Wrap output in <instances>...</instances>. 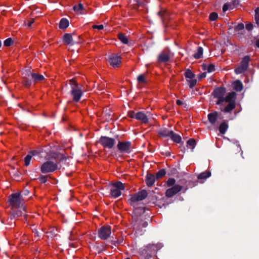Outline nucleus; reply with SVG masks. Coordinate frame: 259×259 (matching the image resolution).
Wrapping results in <instances>:
<instances>
[{
    "instance_id": "nucleus-10",
    "label": "nucleus",
    "mask_w": 259,
    "mask_h": 259,
    "mask_svg": "<svg viewBox=\"0 0 259 259\" xmlns=\"http://www.w3.org/2000/svg\"><path fill=\"white\" fill-rule=\"evenodd\" d=\"M99 142L104 147L111 149L115 143L114 139L106 136H102L100 138Z\"/></svg>"
},
{
    "instance_id": "nucleus-45",
    "label": "nucleus",
    "mask_w": 259,
    "mask_h": 259,
    "mask_svg": "<svg viewBox=\"0 0 259 259\" xmlns=\"http://www.w3.org/2000/svg\"><path fill=\"white\" fill-rule=\"evenodd\" d=\"M42 152H38V151H36V150H33V157L35 156V157H36L37 159H39V157H37V155L39 154H41V156H42Z\"/></svg>"
},
{
    "instance_id": "nucleus-23",
    "label": "nucleus",
    "mask_w": 259,
    "mask_h": 259,
    "mask_svg": "<svg viewBox=\"0 0 259 259\" xmlns=\"http://www.w3.org/2000/svg\"><path fill=\"white\" fill-rule=\"evenodd\" d=\"M69 26V21L67 19L62 18L59 23L60 29H66Z\"/></svg>"
},
{
    "instance_id": "nucleus-59",
    "label": "nucleus",
    "mask_w": 259,
    "mask_h": 259,
    "mask_svg": "<svg viewBox=\"0 0 259 259\" xmlns=\"http://www.w3.org/2000/svg\"><path fill=\"white\" fill-rule=\"evenodd\" d=\"M158 15L159 16L161 17H163V15H162V12H159L158 13Z\"/></svg>"
},
{
    "instance_id": "nucleus-46",
    "label": "nucleus",
    "mask_w": 259,
    "mask_h": 259,
    "mask_svg": "<svg viewBox=\"0 0 259 259\" xmlns=\"http://www.w3.org/2000/svg\"><path fill=\"white\" fill-rule=\"evenodd\" d=\"M25 24H26L29 27H31L32 24V20H27L25 21Z\"/></svg>"
},
{
    "instance_id": "nucleus-27",
    "label": "nucleus",
    "mask_w": 259,
    "mask_h": 259,
    "mask_svg": "<svg viewBox=\"0 0 259 259\" xmlns=\"http://www.w3.org/2000/svg\"><path fill=\"white\" fill-rule=\"evenodd\" d=\"M243 89L242 82L239 80H236L234 83V89L236 91L240 92Z\"/></svg>"
},
{
    "instance_id": "nucleus-48",
    "label": "nucleus",
    "mask_w": 259,
    "mask_h": 259,
    "mask_svg": "<svg viewBox=\"0 0 259 259\" xmlns=\"http://www.w3.org/2000/svg\"><path fill=\"white\" fill-rule=\"evenodd\" d=\"M93 28L98 29L99 30H102L103 29L104 26L103 25H94V26H93Z\"/></svg>"
},
{
    "instance_id": "nucleus-50",
    "label": "nucleus",
    "mask_w": 259,
    "mask_h": 259,
    "mask_svg": "<svg viewBox=\"0 0 259 259\" xmlns=\"http://www.w3.org/2000/svg\"><path fill=\"white\" fill-rule=\"evenodd\" d=\"M13 214L14 217H18L21 216L22 215V212L20 211H18L16 213L13 212Z\"/></svg>"
},
{
    "instance_id": "nucleus-37",
    "label": "nucleus",
    "mask_w": 259,
    "mask_h": 259,
    "mask_svg": "<svg viewBox=\"0 0 259 259\" xmlns=\"http://www.w3.org/2000/svg\"><path fill=\"white\" fill-rule=\"evenodd\" d=\"M187 145L190 146L193 150L196 145L195 141L194 139H190L187 142Z\"/></svg>"
},
{
    "instance_id": "nucleus-29",
    "label": "nucleus",
    "mask_w": 259,
    "mask_h": 259,
    "mask_svg": "<svg viewBox=\"0 0 259 259\" xmlns=\"http://www.w3.org/2000/svg\"><path fill=\"white\" fill-rule=\"evenodd\" d=\"M118 39L123 44H127L128 42V39L127 37L122 33H119L118 35Z\"/></svg>"
},
{
    "instance_id": "nucleus-32",
    "label": "nucleus",
    "mask_w": 259,
    "mask_h": 259,
    "mask_svg": "<svg viewBox=\"0 0 259 259\" xmlns=\"http://www.w3.org/2000/svg\"><path fill=\"white\" fill-rule=\"evenodd\" d=\"M32 152H30L29 154L24 158V165L26 166H28L30 164V161L32 158Z\"/></svg>"
},
{
    "instance_id": "nucleus-30",
    "label": "nucleus",
    "mask_w": 259,
    "mask_h": 259,
    "mask_svg": "<svg viewBox=\"0 0 259 259\" xmlns=\"http://www.w3.org/2000/svg\"><path fill=\"white\" fill-rule=\"evenodd\" d=\"M44 79L45 77L42 75L33 72V81L38 82Z\"/></svg>"
},
{
    "instance_id": "nucleus-22",
    "label": "nucleus",
    "mask_w": 259,
    "mask_h": 259,
    "mask_svg": "<svg viewBox=\"0 0 259 259\" xmlns=\"http://www.w3.org/2000/svg\"><path fill=\"white\" fill-rule=\"evenodd\" d=\"M203 70H206L207 72H212L215 70V66L213 64H203L202 65Z\"/></svg>"
},
{
    "instance_id": "nucleus-41",
    "label": "nucleus",
    "mask_w": 259,
    "mask_h": 259,
    "mask_svg": "<svg viewBox=\"0 0 259 259\" xmlns=\"http://www.w3.org/2000/svg\"><path fill=\"white\" fill-rule=\"evenodd\" d=\"M176 180L174 178H169L167 182L166 185L167 187H170L175 185Z\"/></svg>"
},
{
    "instance_id": "nucleus-2",
    "label": "nucleus",
    "mask_w": 259,
    "mask_h": 259,
    "mask_svg": "<svg viewBox=\"0 0 259 259\" xmlns=\"http://www.w3.org/2000/svg\"><path fill=\"white\" fill-rule=\"evenodd\" d=\"M139 209H135L134 211V215L132 217V225L133 229L135 230L136 233L138 235H142L143 231L141 229L142 228H145L147 226L148 223L142 220V217L137 215V212Z\"/></svg>"
},
{
    "instance_id": "nucleus-55",
    "label": "nucleus",
    "mask_w": 259,
    "mask_h": 259,
    "mask_svg": "<svg viewBox=\"0 0 259 259\" xmlns=\"http://www.w3.org/2000/svg\"><path fill=\"white\" fill-rule=\"evenodd\" d=\"M177 104L178 105H183V104H184V103H183L182 101H181V100H177Z\"/></svg>"
},
{
    "instance_id": "nucleus-17",
    "label": "nucleus",
    "mask_w": 259,
    "mask_h": 259,
    "mask_svg": "<svg viewBox=\"0 0 259 259\" xmlns=\"http://www.w3.org/2000/svg\"><path fill=\"white\" fill-rule=\"evenodd\" d=\"M135 118L137 120L141 121L144 123H146L148 122V119L143 112H138L135 114Z\"/></svg>"
},
{
    "instance_id": "nucleus-31",
    "label": "nucleus",
    "mask_w": 259,
    "mask_h": 259,
    "mask_svg": "<svg viewBox=\"0 0 259 259\" xmlns=\"http://www.w3.org/2000/svg\"><path fill=\"white\" fill-rule=\"evenodd\" d=\"M211 176V173L209 171H205L203 172H202L200 174L197 178L198 179H206L209 177H210Z\"/></svg>"
},
{
    "instance_id": "nucleus-1",
    "label": "nucleus",
    "mask_w": 259,
    "mask_h": 259,
    "mask_svg": "<svg viewBox=\"0 0 259 259\" xmlns=\"http://www.w3.org/2000/svg\"><path fill=\"white\" fill-rule=\"evenodd\" d=\"M225 93L224 88H219L214 91L213 95L214 98L218 99L217 104L220 105V110L225 113H230L235 107L236 94L233 92H230L224 97Z\"/></svg>"
},
{
    "instance_id": "nucleus-6",
    "label": "nucleus",
    "mask_w": 259,
    "mask_h": 259,
    "mask_svg": "<svg viewBox=\"0 0 259 259\" xmlns=\"http://www.w3.org/2000/svg\"><path fill=\"white\" fill-rule=\"evenodd\" d=\"M110 196L116 198L121 195V191L124 190L125 187L124 184L120 182L112 183L109 187Z\"/></svg>"
},
{
    "instance_id": "nucleus-42",
    "label": "nucleus",
    "mask_w": 259,
    "mask_h": 259,
    "mask_svg": "<svg viewBox=\"0 0 259 259\" xmlns=\"http://www.w3.org/2000/svg\"><path fill=\"white\" fill-rule=\"evenodd\" d=\"M22 83L24 87L26 88H29L31 85V81L26 79L24 78Z\"/></svg>"
},
{
    "instance_id": "nucleus-44",
    "label": "nucleus",
    "mask_w": 259,
    "mask_h": 259,
    "mask_svg": "<svg viewBox=\"0 0 259 259\" xmlns=\"http://www.w3.org/2000/svg\"><path fill=\"white\" fill-rule=\"evenodd\" d=\"M48 157L49 158H53L54 159H56L57 158H59V154L55 152H51V153L48 155Z\"/></svg>"
},
{
    "instance_id": "nucleus-53",
    "label": "nucleus",
    "mask_w": 259,
    "mask_h": 259,
    "mask_svg": "<svg viewBox=\"0 0 259 259\" xmlns=\"http://www.w3.org/2000/svg\"><path fill=\"white\" fill-rule=\"evenodd\" d=\"M40 180L41 183H45L47 181V178L45 177H42L40 178Z\"/></svg>"
},
{
    "instance_id": "nucleus-28",
    "label": "nucleus",
    "mask_w": 259,
    "mask_h": 259,
    "mask_svg": "<svg viewBox=\"0 0 259 259\" xmlns=\"http://www.w3.org/2000/svg\"><path fill=\"white\" fill-rule=\"evenodd\" d=\"M228 128V125L227 124L226 122H223L220 125L219 131L221 134H224L227 131Z\"/></svg>"
},
{
    "instance_id": "nucleus-56",
    "label": "nucleus",
    "mask_w": 259,
    "mask_h": 259,
    "mask_svg": "<svg viewBox=\"0 0 259 259\" xmlns=\"http://www.w3.org/2000/svg\"><path fill=\"white\" fill-rule=\"evenodd\" d=\"M135 114L134 112H131L129 114L130 115V116L131 117V118H135Z\"/></svg>"
},
{
    "instance_id": "nucleus-15",
    "label": "nucleus",
    "mask_w": 259,
    "mask_h": 259,
    "mask_svg": "<svg viewBox=\"0 0 259 259\" xmlns=\"http://www.w3.org/2000/svg\"><path fill=\"white\" fill-rule=\"evenodd\" d=\"M109 60L110 64L113 67H117L121 63L120 57L116 54L110 56Z\"/></svg>"
},
{
    "instance_id": "nucleus-43",
    "label": "nucleus",
    "mask_w": 259,
    "mask_h": 259,
    "mask_svg": "<svg viewBox=\"0 0 259 259\" xmlns=\"http://www.w3.org/2000/svg\"><path fill=\"white\" fill-rule=\"evenodd\" d=\"M218 17V15L217 13H216L215 12L211 13L209 15V19L211 21L216 20L217 19Z\"/></svg>"
},
{
    "instance_id": "nucleus-3",
    "label": "nucleus",
    "mask_w": 259,
    "mask_h": 259,
    "mask_svg": "<svg viewBox=\"0 0 259 259\" xmlns=\"http://www.w3.org/2000/svg\"><path fill=\"white\" fill-rule=\"evenodd\" d=\"M161 244H149L140 249V253L145 258H149L153 253H154L158 249L161 248Z\"/></svg>"
},
{
    "instance_id": "nucleus-58",
    "label": "nucleus",
    "mask_w": 259,
    "mask_h": 259,
    "mask_svg": "<svg viewBox=\"0 0 259 259\" xmlns=\"http://www.w3.org/2000/svg\"><path fill=\"white\" fill-rule=\"evenodd\" d=\"M256 45L259 48V38L256 41Z\"/></svg>"
},
{
    "instance_id": "nucleus-21",
    "label": "nucleus",
    "mask_w": 259,
    "mask_h": 259,
    "mask_svg": "<svg viewBox=\"0 0 259 259\" xmlns=\"http://www.w3.org/2000/svg\"><path fill=\"white\" fill-rule=\"evenodd\" d=\"M156 177L153 175H147L146 176V182L148 186H152L155 183Z\"/></svg>"
},
{
    "instance_id": "nucleus-25",
    "label": "nucleus",
    "mask_w": 259,
    "mask_h": 259,
    "mask_svg": "<svg viewBox=\"0 0 259 259\" xmlns=\"http://www.w3.org/2000/svg\"><path fill=\"white\" fill-rule=\"evenodd\" d=\"M170 138L175 142L177 143H180L181 141V137L177 134H175L174 132L172 133V134L170 137Z\"/></svg>"
},
{
    "instance_id": "nucleus-26",
    "label": "nucleus",
    "mask_w": 259,
    "mask_h": 259,
    "mask_svg": "<svg viewBox=\"0 0 259 259\" xmlns=\"http://www.w3.org/2000/svg\"><path fill=\"white\" fill-rule=\"evenodd\" d=\"M203 48L201 47H198L197 50V52L194 54L193 56L196 59H200L203 55Z\"/></svg>"
},
{
    "instance_id": "nucleus-11",
    "label": "nucleus",
    "mask_w": 259,
    "mask_h": 259,
    "mask_svg": "<svg viewBox=\"0 0 259 259\" xmlns=\"http://www.w3.org/2000/svg\"><path fill=\"white\" fill-rule=\"evenodd\" d=\"M117 148L122 153H130L131 152V142L129 141H119Z\"/></svg>"
},
{
    "instance_id": "nucleus-49",
    "label": "nucleus",
    "mask_w": 259,
    "mask_h": 259,
    "mask_svg": "<svg viewBox=\"0 0 259 259\" xmlns=\"http://www.w3.org/2000/svg\"><path fill=\"white\" fill-rule=\"evenodd\" d=\"M35 237L36 240H38L40 237V235L37 231H35Z\"/></svg>"
},
{
    "instance_id": "nucleus-51",
    "label": "nucleus",
    "mask_w": 259,
    "mask_h": 259,
    "mask_svg": "<svg viewBox=\"0 0 259 259\" xmlns=\"http://www.w3.org/2000/svg\"><path fill=\"white\" fill-rule=\"evenodd\" d=\"M239 4V2L237 0H235L233 2V3L232 4V6L233 8L234 7H236Z\"/></svg>"
},
{
    "instance_id": "nucleus-47",
    "label": "nucleus",
    "mask_w": 259,
    "mask_h": 259,
    "mask_svg": "<svg viewBox=\"0 0 259 259\" xmlns=\"http://www.w3.org/2000/svg\"><path fill=\"white\" fill-rule=\"evenodd\" d=\"M246 29L248 30V31L251 30L253 28V25L251 23L247 24L246 25Z\"/></svg>"
},
{
    "instance_id": "nucleus-18",
    "label": "nucleus",
    "mask_w": 259,
    "mask_h": 259,
    "mask_svg": "<svg viewBox=\"0 0 259 259\" xmlns=\"http://www.w3.org/2000/svg\"><path fill=\"white\" fill-rule=\"evenodd\" d=\"M63 42L65 44L70 46H73L74 44L72 35L70 33H65L64 35Z\"/></svg>"
},
{
    "instance_id": "nucleus-40",
    "label": "nucleus",
    "mask_w": 259,
    "mask_h": 259,
    "mask_svg": "<svg viewBox=\"0 0 259 259\" xmlns=\"http://www.w3.org/2000/svg\"><path fill=\"white\" fill-rule=\"evenodd\" d=\"M28 184V183H27L26 184V186L24 187V188L22 191V195L24 196H28L30 192V190H29L27 188Z\"/></svg>"
},
{
    "instance_id": "nucleus-35",
    "label": "nucleus",
    "mask_w": 259,
    "mask_h": 259,
    "mask_svg": "<svg viewBox=\"0 0 259 259\" xmlns=\"http://www.w3.org/2000/svg\"><path fill=\"white\" fill-rule=\"evenodd\" d=\"M166 174V172L164 169H162L159 170L156 175V179H159L161 178L162 177H163Z\"/></svg>"
},
{
    "instance_id": "nucleus-20",
    "label": "nucleus",
    "mask_w": 259,
    "mask_h": 259,
    "mask_svg": "<svg viewBox=\"0 0 259 259\" xmlns=\"http://www.w3.org/2000/svg\"><path fill=\"white\" fill-rule=\"evenodd\" d=\"M208 119L211 124H214L218 117V113L214 112L208 114Z\"/></svg>"
},
{
    "instance_id": "nucleus-52",
    "label": "nucleus",
    "mask_w": 259,
    "mask_h": 259,
    "mask_svg": "<svg viewBox=\"0 0 259 259\" xmlns=\"http://www.w3.org/2000/svg\"><path fill=\"white\" fill-rule=\"evenodd\" d=\"M206 74L205 72H203L199 75V78L202 79L206 77Z\"/></svg>"
},
{
    "instance_id": "nucleus-16",
    "label": "nucleus",
    "mask_w": 259,
    "mask_h": 259,
    "mask_svg": "<svg viewBox=\"0 0 259 259\" xmlns=\"http://www.w3.org/2000/svg\"><path fill=\"white\" fill-rule=\"evenodd\" d=\"M170 57L169 53L166 52H161L158 56V62L165 63L169 61Z\"/></svg>"
},
{
    "instance_id": "nucleus-33",
    "label": "nucleus",
    "mask_w": 259,
    "mask_h": 259,
    "mask_svg": "<svg viewBox=\"0 0 259 259\" xmlns=\"http://www.w3.org/2000/svg\"><path fill=\"white\" fill-rule=\"evenodd\" d=\"M137 80L140 83H146L147 82L146 76L144 74H141L137 77Z\"/></svg>"
},
{
    "instance_id": "nucleus-39",
    "label": "nucleus",
    "mask_w": 259,
    "mask_h": 259,
    "mask_svg": "<svg viewBox=\"0 0 259 259\" xmlns=\"http://www.w3.org/2000/svg\"><path fill=\"white\" fill-rule=\"evenodd\" d=\"M244 28V24L242 23H239L235 27V31L237 32L239 31L243 30Z\"/></svg>"
},
{
    "instance_id": "nucleus-54",
    "label": "nucleus",
    "mask_w": 259,
    "mask_h": 259,
    "mask_svg": "<svg viewBox=\"0 0 259 259\" xmlns=\"http://www.w3.org/2000/svg\"><path fill=\"white\" fill-rule=\"evenodd\" d=\"M255 20L256 24L259 25V15L255 16Z\"/></svg>"
},
{
    "instance_id": "nucleus-61",
    "label": "nucleus",
    "mask_w": 259,
    "mask_h": 259,
    "mask_svg": "<svg viewBox=\"0 0 259 259\" xmlns=\"http://www.w3.org/2000/svg\"><path fill=\"white\" fill-rule=\"evenodd\" d=\"M125 259H130V258H125Z\"/></svg>"
},
{
    "instance_id": "nucleus-8",
    "label": "nucleus",
    "mask_w": 259,
    "mask_h": 259,
    "mask_svg": "<svg viewBox=\"0 0 259 259\" xmlns=\"http://www.w3.org/2000/svg\"><path fill=\"white\" fill-rule=\"evenodd\" d=\"M147 196V193L145 190L135 194L130 199L131 204L134 207L137 202L143 200Z\"/></svg>"
},
{
    "instance_id": "nucleus-9",
    "label": "nucleus",
    "mask_w": 259,
    "mask_h": 259,
    "mask_svg": "<svg viewBox=\"0 0 259 259\" xmlns=\"http://www.w3.org/2000/svg\"><path fill=\"white\" fill-rule=\"evenodd\" d=\"M58 169V165L53 161L45 162L41 167V170L43 173L51 172Z\"/></svg>"
},
{
    "instance_id": "nucleus-5",
    "label": "nucleus",
    "mask_w": 259,
    "mask_h": 259,
    "mask_svg": "<svg viewBox=\"0 0 259 259\" xmlns=\"http://www.w3.org/2000/svg\"><path fill=\"white\" fill-rule=\"evenodd\" d=\"M71 85L70 93L75 102H78L82 95V92L80 87L76 83L74 79L70 80Z\"/></svg>"
},
{
    "instance_id": "nucleus-36",
    "label": "nucleus",
    "mask_w": 259,
    "mask_h": 259,
    "mask_svg": "<svg viewBox=\"0 0 259 259\" xmlns=\"http://www.w3.org/2000/svg\"><path fill=\"white\" fill-rule=\"evenodd\" d=\"M233 7L232 6V5L231 3H226L225 4L223 7V10L224 12H226V11L229 10V9H233Z\"/></svg>"
},
{
    "instance_id": "nucleus-14",
    "label": "nucleus",
    "mask_w": 259,
    "mask_h": 259,
    "mask_svg": "<svg viewBox=\"0 0 259 259\" xmlns=\"http://www.w3.org/2000/svg\"><path fill=\"white\" fill-rule=\"evenodd\" d=\"M182 189V187L179 185H175L172 187L168 189L166 192L165 195L167 197H171L174 195L180 192Z\"/></svg>"
},
{
    "instance_id": "nucleus-19",
    "label": "nucleus",
    "mask_w": 259,
    "mask_h": 259,
    "mask_svg": "<svg viewBox=\"0 0 259 259\" xmlns=\"http://www.w3.org/2000/svg\"><path fill=\"white\" fill-rule=\"evenodd\" d=\"M173 132L172 131L170 130L169 129L163 128H161L159 132V135L163 138H169L170 137L172 133Z\"/></svg>"
},
{
    "instance_id": "nucleus-60",
    "label": "nucleus",
    "mask_w": 259,
    "mask_h": 259,
    "mask_svg": "<svg viewBox=\"0 0 259 259\" xmlns=\"http://www.w3.org/2000/svg\"><path fill=\"white\" fill-rule=\"evenodd\" d=\"M137 4L139 5V6H143L144 5V4H142L141 3H139V2H137Z\"/></svg>"
},
{
    "instance_id": "nucleus-13",
    "label": "nucleus",
    "mask_w": 259,
    "mask_h": 259,
    "mask_svg": "<svg viewBox=\"0 0 259 259\" xmlns=\"http://www.w3.org/2000/svg\"><path fill=\"white\" fill-rule=\"evenodd\" d=\"M185 76L189 82V85L190 88H193L196 84L197 80L195 78V74L189 69H187Z\"/></svg>"
},
{
    "instance_id": "nucleus-7",
    "label": "nucleus",
    "mask_w": 259,
    "mask_h": 259,
    "mask_svg": "<svg viewBox=\"0 0 259 259\" xmlns=\"http://www.w3.org/2000/svg\"><path fill=\"white\" fill-rule=\"evenodd\" d=\"M250 58L248 56H245L242 60L240 65L235 69V72L238 74L247 70Z\"/></svg>"
},
{
    "instance_id": "nucleus-57",
    "label": "nucleus",
    "mask_w": 259,
    "mask_h": 259,
    "mask_svg": "<svg viewBox=\"0 0 259 259\" xmlns=\"http://www.w3.org/2000/svg\"><path fill=\"white\" fill-rule=\"evenodd\" d=\"M255 16H257V15H259V8H257L255 11Z\"/></svg>"
},
{
    "instance_id": "nucleus-38",
    "label": "nucleus",
    "mask_w": 259,
    "mask_h": 259,
    "mask_svg": "<svg viewBox=\"0 0 259 259\" xmlns=\"http://www.w3.org/2000/svg\"><path fill=\"white\" fill-rule=\"evenodd\" d=\"M13 44V41L11 38H8L4 41V45L6 47H10Z\"/></svg>"
},
{
    "instance_id": "nucleus-12",
    "label": "nucleus",
    "mask_w": 259,
    "mask_h": 259,
    "mask_svg": "<svg viewBox=\"0 0 259 259\" xmlns=\"http://www.w3.org/2000/svg\"><path fill=\"white\" fill-rule=\"evenodd\" d=\"M111 234V230L110 226H103L98 230L99 237L103 240L107 239Z\"/></svg>"
},
{
    "instance_id": "nucleus-34",
    "label": "nucleus",
    "mask_w": 259,
    "mask_h": 259,
    "mask_svg": "<svg viewBox=\"0 0 259 259\" xmlns=\"http://www.w3.org/2000/svg\"><path fill=\"white\" fill-rule=\"evenodd\" d=\"M56 232H57V230H55V229L53 228V229H51V230L48 232H47V236L49 237V238H53L55 236H56L57 233H56Z\"/></svg>"
},
{
    "instance_id": "nucleus-4",
    "label": "nucleus",
    "mask_w": 259,
    "mask_h": 259,
    "mask_svg": "<svg viewBox=\"0 0 259 259\" xmlns=\"http://www.w3.org/2000/svg\"><path fill=\"white\" fill-rule=\"evenodd\" d=\"M10 206L13 208H19L23 205L24 200L21 197L20 193H15L11 194L8 197Z\"/></svg>"
},
{
    "instance_id": "nucleus-24",
    "label": "nucleus",
    "mask_w": 259,
    "mask_h": 259,
    "mask_svg": "<svg viewBox=\"0 0 259 259\" xmlns=\"http://www.w3.org/2000/svg\"><path fill=\"white\" fill-rule=\"evenodd\" d=\"M73 9L75 12H76L79 14H84L83 12H82V11H83L84 9V7H83V5L81 4H79V5L77 6V5L74 6Z\"/></svg>"
}]
</instances>
